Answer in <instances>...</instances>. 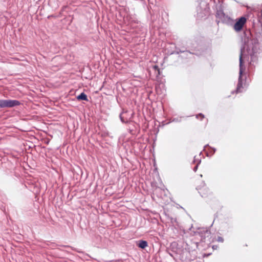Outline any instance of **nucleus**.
I'll list each match as a JSON object with an SVG mask.
<instances>
[{
    "label": "nucleus",
    "instance_id": "4468645a",
    "mask_svg": "<svg viewBox=\"0 0 262 262\" xmlns=\"http://www.w3.org/2000/svg\"><path fill=\"white\" fill-rule=\"evenodd\" d=\"M212 248H213V249H215V248L216 249V248H215V246H213Z\"/></svg>",
    "mask_w": 262,
    "mask_h": 262
},
{
    "label": "nucleus",
    "instance_id": "f8f14e48",
    "mask_svg": "<svg viewBox=\"0 0 262 262\" xmlns=\"http://www.w3.org/2000/svg\"><path fill=\"white\" fill-rule=\"evenodd\" d=\"M198 168V166L196 165L194 168V171H196V169Z\"/></svg>",
    "mask_w": 262,
    "mask_h": 262
},
{
    "label": "nucleus",
    "instance_id": "1a4fd4ad",
    "mask_svg": "<svg viewBox=\"0 0 262 262\" xmlns=\"http://www.w3.org/2000/svg\"><path fill=\"white\" fill-rule=\"evenodd\" d=\"M196 118L198 119H199L200 120H202L203 119L205 118V116L203 114L200 113V114H199L196 115Z\"/></svg>",
    "mask_w": 262,
    "mask_h": 262
},
{
    "label": "nucleus",
    "instance_id": "6e6552de",
    "mask_svg": "<svg viewBox=\"0 0 262 262\" xmlns=\"http://www.w3.org/2000/svg\"><path fill=\"white\" fill-rule=\"evenodd\" d=\"M257 45V43H256L255 45V46L252 48V51L249 52V54L251 56L253 55L255 53L257 52V48H256V45Z\"/></svg>",
    "mask_w": 262,
    "mask_h": 262
},
{
    "label": "nucleus",
    "instance_id": "423d86ee",
    "mask_svg": "<svg viewBox=\"0 0 262 262\" xmlns=\"http://www.w3.org/2000/svg\"><path fill=\"white\" fill-rule=\"evenodd\" d=\"M137 246L141 249H145L148 246V244L145 241L140 240L138 241Z\"/></svg>",
    "mask_w": 262,
    "mask_h": 262
},
{
    "label": "nucleus",
    "instance_id": "20e7f679",
    "mask_svg": "<svg viewBox=\"0 0 262 262\" xmlns=\"http://www.w3.org/2000/svg\"><path fill=\"white\" fill-rule=\"evenodd\" d=\"M247 19L245 17H240L234 24V29L237 32L241 31Z\"/></svg>",
    "mask_w": 262,
    "mask_h": 262
},
{
    "label": "nucleus",
    "instance_id": "39448f33",
    "mask_svg": "<svg viewBox=\"0 0 262 262\" xmlns=\"http://www.w3.org/2000/svg\"><path fill=\"white\" fill-rule=\"evenodd\" d=\"M159 67H150L148 69L149 74L151 77L157 78L160 75V70Z\"/></svg>",
    "mask_w": 262,
    "mask_h": 262
},
{
    "label": "nucleus",
    "instance_id": "f257e3e1",
    "mask_svg": "<svg viewBox=\"0 0 262 262\" xmlns=\"http://www.w3.org/2000/svg\"><path fill=\"white\" fill-rule=\"evenodd\" d=\"M19 101L16 100L0 99V108L5 107H12L20 105Z\"/></svg>",
    "mask_w": 262,
    "mask_h": 262
},
{
    "label": "nucleus",
    "instance_id": "0eeeda50",
    "mask_svg": "<svg viewBox=\"0 0 262 262\" xmlns=\"http://www.w3.org/2000/svg\"><path fill=\"white\" fill-rule=\"evenodd\" d=\"M78 100H88L87 96L84 93H81L77 96Z\"/></svg>",
    "mask_w": 262,
    "mask_h": 262
},
{
    "label": "nucleus",
    "instance_id": "7ed1b4c3",
    "mask_svg": "<svg viewBox=\"0 0 262 262\" xmlns=\"http://www.w3.org/2000/svg\"><path fill=\"white\" fill-rule=\"evenodd\" d=\"M196 189L202 197H206L210 193L209 189L204 183L202 185L198 186Z\"/></svg>",
    "mask_w": 262,
    "mask_h": 262
},
{
    "label": "nucleus",
    "instance_id": "f03ea898",
    "mask_svg": "<svg viewBox=\"0 0 262 262\" xmlns=\"http://www.w3.org/2000/svg\"><path fill=\"white\" fill-rule=\"evenodd\" d=\"M245 67H240L239 77L238 78V82L236 90V93H242L243 92L244 86L243 85V81L242 80V76L243 75L244 71L245 70Z\"/></svg>",
    "mask_w": 262,
    "mask_h": 262
},
{
    "label": "nucleus",
    "instance_id": "9b49d317",
    "mask_svg": "<svg viewBox=\"0 0 262 262\" xmlns=\"http://www.w3.org/2000/svg\"><path fill=\"white\" fill-rule=\"evenodd\" d=\"M218 241H219V242H223V241H224V239H223V238H222V237H219V238Z\"/></svg>",
    "mask_w": 262,
    "mask_h": 262
},
{
    "label": "nucleus",
    "instance_id": "9d476101",
    "mask_svg": "<svg viewBox=\"0 0 262 262\" xmlns=\"http://www.w3.org/2000/svg\"><path fill=\"white\" fill-rule=\"evenodd\" d=\"M243 64V53L241 52V53L240 54V56H239V66H242Z\"/></svg>",
    "mask_w": 262,
    "mask_h": 262
},
{
    "label": "nucleus",
    "instance_id": "ddd939ff",
    "mask_svg": "<svg viewBox=\"0 0 262 262\" xmlns=\"http://www.w3.org/2000/svg\"><path fill=\"white\" fill-rule=\"evenodd\" d=\"M206 233L208 235H209L210 234V232H208V231H206Z\"/></svg>",
    "mask_w": 262,
    "mask_h": 262
}]
</instances>
